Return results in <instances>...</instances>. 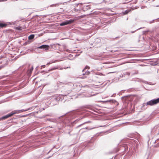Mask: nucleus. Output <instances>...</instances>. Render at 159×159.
<instances>
[{
	"label": "nucleus",
	"mask_w": 159,
	"mask_h": 159,
	"mask_svg": "<svg viewBox=\"0 0 159 159\" xmlns=\"http://www.w3.org/2000/svg\"><path fill=\"white\" fill-rule=\"evenodd\" d=\"M90 68V67L88 66H86L84 68L83 70L82 71L84 72L85 70L86 69H89Z\"/></svg>",
	"instance_id": "nucleus-21"
},
{
	"label": "nucleus",
	"mask_w": 159,
	"mask_h": 159,
	"mask_svg": "<svg viewBox=\"0 0 159 159\" xmlns=\"http://www.w3.org/2000/svg\"><path fill=\"white\" fill-rule=\"evenodd\" d=\"M159 103V98L151 100L146 103H143V104L142 107H144L145 106H152L155 105Z\"/></svg>",
	"instance_id": "nucleus-3"
},
{
	"label": "nucleus",
	"mask_w": 159,
	"mask_h": 159,
	"mask_svg": "<svg viewBox=\"0 0 159 159\" xmlns=\"http://www.w3.org/2000/svg\"><path fill=\"white\" fill-rule=\"evenodd\" d=\"M121 148L122 150H124L126 151V149H128V147H126V146H122L121 147Z\"/></svg>",
	"instance_id": "nucleus-20"
},
{
	"label": "nucleus",
	"mask_w": 159,
	"mask_h": 159,
	"mask_svg": "<svg viewBox=\"0 0 159 159\" xmlns=\"http://www.w3.org/2000/svg\"><path fill=\"white\" fill-rule=\"evenodd\" d=\"M61 83L62 84H67L68 83H66V82H61Z\"/></svg>",
	"instance_id": "nucleus-31"
},
{
	"label": "nucleus",
	"mask_w": 159,
	"mask_h": 159,
	"mask_svg": "<svg viewBox=\"0 0 159 159\" xmlns=\"http://www.w3.org/2000/svg\"><path fill=\"white\" fill-rule=\"evenodd\" d=\"M104 126H105V125H102V126H100V127H103Z\"/></svg>",
	"instance_id": "nucleus-38"
},
{
	"label": "nucleus",
	"mask_w": 159,
	"mask_h": 159,
	"mask_svg": "<svg viewBox=\"0 0 159 159\" xmlns=\"http://www.w3.org/2000/svg\"><path fill=\"white\" fill-rule=\"evenodd\" d=\"M16 28V29L18 30H21L20 27L19 26L17 27Z\"/></svg>",
	"instance_id": "nucleus-30"
},
{
	"label": "nucleus",
	"mask_w": 159,
	"mask_h": 159,
	"mask_svg": "<svg viewBox=\"0 0 159 159\" xmlns=\"http://www.w3.org/2000/svg\"><path fill=\"white\" fill-rule=\"evenodd\" d=\"M134 32H132V33H133Z\"/></svg>",
	"instance_id": "nucleus-45"
},
{
	"label": "nucleus",
	"mask_w": 159,
	"mask_h": 159,
	"mask_svg": "<svg viewBox=\"0 0 159 159\" xmlns=\"http://www.w3.org/2000/svg\"><path fill=\"white\" fill-rule=\"evenodd\" d=\"M122 74L124 78H128L130 75V73L128 72H124Z\"/></svg>",
	"instance_id": "nucleus-11"
},
{
	"label": "nucleus",
	"mask_w": 159,
	"mask_h": 159,
	"mask_svg": "<svg viewBox=\"0 0 159 159\" xmlns=\"http://www.w3.org/2000/svg\"><path fill=\"white\" fill-rule=\"evenodd\" d=\"M93 144L92 143V142L91 141H90L85 146L87 148L92 147V148H90V149H92L93 148Z\"/></svg>",
	"instance_id": "nucleus-10"
},
{
	"label": "nucleus",
	"mask_w": 159,
	"mask_h": 159,
	"mask_svg": "<svg viewBox=\"0 0 159 159\" xmlns=\"http://www.w3.org/2000/svg\"><path fill=\"white\" fill-rule=\"evenodd\" d=\"M49 45L44 44L37 47V49H44L45 50H47L49 49Z\"/></svg>",
	"instance_id": "nucleus-8"
},
{
	"label": "nucleus",
	"mask_w": 159,
	"mask_h": 159,
	"mask_svg": "<svg viewBox=\"0 0 159 159\" xmlns=\"http://www.w3.org/2000/svg\"><path fill=\"white\" fill-rule=\"evenodd\" d=\"M89 122H90V121H88L87 122H85V123H83L82 124H81L79 125H78L77 127H79L80 126H81L82 125H83L84 124H85V123H89Z\"/></svg>",
	"instance_id": "nucleus-26"
},
{
	"label": "nucleus",
	"mask_w": 159,
	"mask_h": 159,
	"mask_svg": "<svg viewBox=\"0 0 159 159\" xmlns=\"http://www.w3.org/2000/svg\"><path fill=\"white\" fill-rule=\"evenodd\" d=\"M93 128H89L88 127H86L85 128H83L81 129V130H82L84 129H93Z\"/></svg>",
	"instance_id": "nucleus-23"
},
{
	"label": "nucleus",
	"mask_w": 159,
	"mask_h": 159,
	"mask_svg": "<svg viewBox=\"0 0 159 159\" xmlns=\"http://www.w3.org/2000/svg\"><path fill=\"white\" fill-rule=\"evenodd\" d=\"M129 12V10H127L123 12V15H125L128 14Z\"/></svg>",
	"instance_id": "nucleus-18"
},
{
	"label": "nucleus",
	"mask_w": 159,
	"mask_h": 159,
	"mask_svg": "<svg viewBox=\"0 0 159 159\" xmlns=\"http://www.w3.org/2000/svg\"><path fill=\"white\" fill-rule=\"evenodd\" d=\"M158 19H159V18H157V19H156V20H157ZM155 20H156V19H155V20H153L152 21H150V22H149V23L150 24H151Z\"/></svg>",
	"instance_id": "nucleus-29"
},
{
	"label": "nucleus",
	"mask_w": 159,
	"mask_h": 159,
	"mask_svg": "<svg viewBox=\"0 0 159 159\" xmlns=\"http://www.w3.org/2000/svg\"><path fill=\"white\" fill-rule=\"evenodd\" d=\"M72 56V55L71 54H70V55L69 56V57H71Z\"/></svg>",
	"instance_id": "nucleus-35"
},
{
	"label": "nucleus",
	"mask_w": 159,
	"mask_h": 159,
	"mask_svg": "<svg viewBox=\"0 0 159 159\" xmlns=\"http://www.w3.org/2000/svg\"><path fill=\"white\" fill-rule=\"evenodd\" d=\"M158 126H155L153 128L151 129V132L152 134H153L154 132H155L158 128Z\"/></svg>",
	"instance_id": "nucleus-12"
},
{
	"label": "nucleus",
	"mask_w": 159,
	"mask_h": 159,
	"mask_svg": "<svg viewBox=\"0 0 159 159\" xmlns=\"http://www.w3.org/2000/svg\"><path fill=\"white\" fill-rule=\"evenodd\" d=\"M38 67V66H37L36 67V69H37V68Z\"/></svg>",
	"instance_id": "nucleus-42"
},
{
	"label": "nucleus",
	"mask_w": 159,
	"mask_h": 159,
	"mask_svg": "<svg viewBox=\"0 0 159 159\" xmlns=\"http://www.w3.org/2000/svg\"><path fill=\"white\" fill-rule=\"evenodd\" d=\"M44 71H44V70L42 71H41V73H44Z\"/></svg>",
	"instance_id": "nucleus-36"
},
{
	"label": "nucleus",
	"mask_w": 159,
	"mask_h": 159,
	"mask_svg": "<svg viewBox=\"0 0 159 159\" xmlns=\"http://www.w3.org/2000/svg\"><path fill=\"white\" fill-rule=\"evenodd\" d=\"M7 1V0H0V2H4Z\"/></svg>",
	"instance_id": "nucleus-33"
},
{
	"label": "nucleus",
	"mask_w": 159,
	"mask_h": 159,
	"mask_svg": "<svg viewBox=\"0 0 159 159\" xmlns=\"http://www.w3.org/2000/svg\"><path fill=\"white\" fill-rule=\"evenodd\" d=\"M34 35L33 34L30 35L28 37L29 39L30 40L33 39H34Z\"/></svg>",
	"instance_id": "nucleus-16"
},
{
	"label": "nucleus",
	"mask_w": 159,
	"mask_h": 159,
	"mask_svg": "<svg viewBox=\"0 0 159 159\" xmlns=\"http://www.w3.org/2000/svg\"><path fill=\"white\" fill-rule=\"evenodd\" d=\"M70 93V91L69 90L66 93H65L64 94L57 95L54 98L53 102L54 101H55L56 102H55V104H53V105H55L57 104L58 101H62L64 99L63 96H66L67 95Z\"/></svg>",
	"instance_id": "nucleus-2"
},
{
	"label": "nucleus",
	"mask_w": 159,
	"mask_h": 159,
	"mask_svg": "<svg viewBox=\"0 0 159 159\" xmlns=\"http://www.w3.org/2000/svg\"><path fill=\"white\" fill-rule=\"evenodd\" d=\"M50 151H49V152H48V153H49V152H50Z\"/></svg>",
	"instance_id": "nucleus-46"
},
{
	"label": "nucleus",
	"mask_w": 159,
	"mask_h": 159,
	"mask_svg": "<svg viewBox=\"0 0 159 159\" xmlns=\"http://www.w3.org/2000/svg\"><path fill=\"white\" fill-rule=\"evenodd\" d=\"M33 70V66H32L31 68L28 70V72H29V73H30L32 72Z\"/></svg>",
	"instance_id": "nucleus-19"
},
{
	"label": "nucleus",
	"mask_w": 159,
	"mask_h": 159,
	"mask_svg": "<svg viewBox=\"0 0 159 159\" xmlns=\"http://www.w3.org/2000/svg\"><path fill=\"white\" fill-rule=\"evenodd\" d=\"M21 111H22V110H18L16 111V112H15L16 113H16H19L22 112Z\"/></svg>",
	"instance_id": "nucleus-27"
},
{
	"label": "nucleus",
	"mask_w": 159,
	"mask_h": 159,
	"mask_svg": "<svg viewBox=\"0 0 159 159\" xmlns=\"http://www.w3.org/2000/svg\"><path fill=\"white\" fill-rule=\"evenodd\" d=\"M57 69H58L57 67H52V68L49 69L48 71H46V72L47 73V72H48L51 71H52V70H56Z\"/></svg>",
	"instance_id": "nucleus-17"
},
{
	"label": "nucleus",
	"mask_w": 159,
	"mask_h": 159,
	"mask_svg": "<svg viewBox=\"0 0 159 159\" xmlns=\"http://www.w3.org/2000/svg\"><path fill=\"white\" fill-rule=\"evenodd\" d=\"M42 67H43V68L45 67V65H43L42 66Z\"/></svg>",
	"instance_id": "nucleus-37"
},
{
	"label": "nucleus",
	"mask_w": 159,
	"mask_h": 159,
	"mask_svg": "<svg viewBox=\"0 0 159 159\" xmlns=\"http://www.w3.org/2000/svg\"><path fill=\"white\" fill-rule=\"evenodd\" d=\"M61 4V3H58L54 4H53L50 5V7H58L60 4Z\"/></svg>",
	"instance_id": "nucleus-13"
},
{
	"label": "nucleus",
	"mask_w": 159,
	"mask_h": 159,
	"mask_svg": "<svg viewBox=\"0 0 159 159\" xmlns=\"http://www.w3.org/2000/svg\"><path fill=\"white\" fill-rule=\"evenodd\" d=\"M51 64V63L50 62H48L47 63V65H49V64Z\"/></svg>",
	"instance_id": "nucleus-34"
},
{
	"label": "nucleus",
	"mask_w": 159,
	"mask_h": 159,
	"mask_svg": "<svg viewBox=\"0 0 159 159\" xmlns=\"http://www.w3.org/2000/svg\"><path fill=\"white\" fill-rule=\"evenodd\" d=\"M138 134V136H139H139H140V135L139 134Z\"/></svg>",
	"instance_id": "nucleus-39"
},
{
	"label": "nucleus",
	"mask_w": 159,
	"mask_h": 159,
	"mask_svg": "<svg viewBox=\"0 0 159 159\" xmlns=\"http://www.w3.org/2000/svg\"><path fill=\"white\" fill-rule=\"evenodd\" d=\"M78 4H83L82 3H79Z\"/></svg>",
	"instance_id": "nucleus-40"
},
{
	"label": "nucleus",
	"mask_w": 159,
	"mask_h": 159,
	"mask_svg": "<svg viewBox=\"0 0 159 159\" xmlns=\"http://www.w3.org/2000/svg\"><path fill=\"white\" fill-rule=\"evenodd\" d=\"M121 77L124 78V77H123V75L122 73H121V74L120 75L119 77L118 78V79H119L120 78H121Z\"/></svg>",
	"instance_id": "nucleus-28"
},
{
	"label": "nucleus",
	"mask_w": 159,
	"mask_h": 159,
	"mask_svg": "<svg viewBox=\"0 0 159 159\" xmlns=\"http://www.w3.org/2000/svg\"><path fill=\"white\" fill-rule=\"evenodd\" d=\"M92 5H84L82 7V10L84 11L89 10L91 9Z\"/></svg>",
	"instance_id": "nucleus-9"
},
{
	"label": "nucleus",
	"mask_w": 159,
	"mask_h": 159,
	"mask_svg": "<svg viewBox=\"0 0 159 159\" xmlns=\"http://www.w3.org/2000/svg\"><path fill=\"white\" fill-rule=\"evenodd\" d=\"M149 32V30H148L146 31H144L143 32V34H146Z\"/></svg>",
	"instance_id": "nucleus-25"
},
{
	"label": "nucleus",
	"mask_w": 159,
	"mask_h": 159,
	"mask_svg": "<svg viewBox=\"0 0 159 159\" xmlns=\"http://www.w3.org/2000/svg\"><path fill=\"white\" fill-rule=\"evenodd\" d=\"M31 109V108H29L28 109H22L21 110H22V112H23V111H26L29 110H30Z\"/></svg>",
	"instance_id": "nucleus-22"
},
{
	"label": "nucleus",
	"mask_w": 159,
	"mask_h": 159,
	"mask_svg": "<svg viewBox=\"0 0 159 159\" xmlns=\"http://www.w3.org/2000/svg\"><path fill=\"white\" fill-rule=\"evenodd\" d=\"M50 157H51V156L49 157L48 158H50Z\"/></svg>",
	"instance_id": "nucleus-44"
},
{
	"label": "nucleus",
	"mask_w": 159,
	"mask_h": 159,
	"mask_svg": "<svg viewBox=\"0 0 159 159\" xmlns=\"http://www.w3.org/2000/svg\"><path fill=\"white\" fill-rule=\"evenodd\" d=\"M90 73V72L88 70H86V71H85V73H83V75H84L85 74H86L88 75Z\"/></svg>",
	"instance_id": "nucleus-24"
},
{
	"label": "nucleus",
	"mask_w": 159,
	"mask_h": 159,
	"mask_svg": "<svg viewBox=\"0 0 159 159\" xmlns=\"http://www.w3.org/2000/svg\"><path fill=\"white\" fill-rule=\"evenodd\" d=\"M134 97L133 95H129L122 97L123 100L125 101V102L132 101L134 99Z\"/></svg>",
	"instance_id": "nucleus-4"
},
{
	"label": "nucleus",
	"mask_w": 159,
	"mask_h": 159,
	"mask_svg": "<svg viewBox=\"0 0 159 159\" xmlns=\"http://www.w3.org/2000/svg\"><path fill=\"white\" fill-rule=\"evenodd\" d=\"M86 111H76L68 112L64 115L61 116L57 119H48V120L50 121L56 123L57 128L59 129H62L66 126H73L79 120V118L73 120L74 119L79 116H80V118L82 119L87 116Z\"/></svg>",
	"instance_id": "nucleus-1"
},
{
	"label": "nucleus",
	"mask_w": 159,
	"mask_h": 159,
	"mask_svg": "<svg viewBox=\"0 0 159 159\" xmlns=\"http://www.w3.org/2000/svg\"><path fill=\"white\" fill-rule=\"evenodd\" d=\"M116 93L113 94L111 96V97H114L116 95Z\"/></svg>",
	"instance_id": "nucleus-32"
},
{
	"label": "nucleus",
	"mask_w": 159,
	"mask_h": 159,
	"mask_svg": "<svg viewBox=\"0 0 159 159\" xmlns=\"http://www.w3.org/2000/svg\"><path fill=\"white\" fill-rule=\"evenodd\" d=\"M135 81H137V82H142L143 83H144L145 84H148V82H147V81H144L142 79H138V78H137L136 80H135Z\"/></svg>",
	"instance_id": "nucleus-14"
},
{
	"label": "nucleus",
	"mask_w": 159,
	"mask_h": 159,
	"mask_svg": "<svg viewBox=\"0 0 159 159\" xmlns=\"http://www.w3.org/2000/svg\"><path fill=\"white\" fill-rule=\"evenodd\" d=\"M75 20L73 19H70L69 20H67L66 21H62L60 23V25L61 26L66 25L73 23Z\"/></svg>",
	"instance_id": "nucleus-5"
},
{
	"label": "nucleus",
	"mask_w": 159,
	"mask_h": 159,
	"mask_svg": "<svg viewBox=\"0 0 159 159\" xmlns=\"http://www.w3.org/2000/svg\"><path fill=\"white\" fill-rule=\"evenodd\" d=\"M7 24L3 23L0 22V27L3 28L7 26Z\"/></svg>",
	"instance_id": "nucleus-15"
},
{
	"label": "nucleus",
	"mask_w": 159,
	"mask_h": 159,
	"mask_svg": "<svg viewBox=\"0 0 159 159\" xmlns=\"http://www.w3.org/2000/svg\"><path fill=\"white\" fill-rule=\"evenodd\" d=\"M15 114L16 113H15V112L12 111L11 113H10L0 118V120H5L6 119L9 118V117Z\"/></svg>",
	"instance_id": "nucleus-6"
},
{
	"label": "nucleus",
	"mask_w": 159,
	"mask_h": 159,
	"mask_svg": "<svg viewBox=\"0 0 159 159\" xmlns=\"http://www.w3.org/2000/svg\"><path fill=\"white\" fill-rule=\"evenodd\" d=\"M102 102H104L107 103L111 104H114L115 106H117L119 104L117 102L116 100L113 99L109 100L106 101Z\"/></svg>",
	"instance_id": "nucleus-7"
},
{
	"label": "nucleus",
	"mask_w": 159,
	"mask_h": 159,
	"mask_svg": "<svg viewBox=\"0 0 159 159\" xmlns=\"http://www.w3.org/2000/svg\"><path fill=\"white\" fill-rule=\"evenodd\" d=\"M144 27H143V28ZM139 28V29H141V28Z\"/></svg>",
	"instance_id": "nucleus-41"
},
{
	"label": "nucleus",
	"mask_w": 159,
	"mask_h": 159,
	"mask_svg": "<svg viewBox=\"0 0 159 159\" xmlns=\"http://www.w3.org/2000/svg\"><path fill=\"white\" fill-rule=\"evenodd\" d=\"M70 60H72V59H69Z\"/></svg>",
	"instance_id": "nucleus-43"
}]
</instances>
